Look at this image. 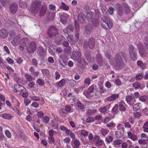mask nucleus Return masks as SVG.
<instances>
[{
    "label": "nucleus",
    "mask_w": 148,
    "mask_h": 148,
    "mask_svg": "<svg viewBox=\"0 0 148 148\" xmlns=\"http://www.w3.org/2000/svg\"><path fill=\"white\" fill-rule=\"evenodd\" d=\"M93 30V28L92 25L90 24H88L85 27L84 34L87 37L89 36Z\"/></svg>",
    "instance_id": "obj_10"
},
{
    "label": "nucleus",
    "mask_w": 148,
    "mask_h": 148,
    "mask_svg": "<svg viewBox=\"0 0 148 148\" xmlns=\"http://www.w3.org/2000/svg\"><path fill=\"white\" fill-rule=\"evenodd\" d=\"M116 7L117 9L118 14L120 16H122L123 14V12L121 5L120 4L117 3L116 4Z\"/></svg>",
    "instance_id": "obj_19"
},
{
    "label": "nucleus",
    "mask_w": 148,
    "mask_h": 148,
    "mask_svg": "<svg viewBox=\"0 0 148 148\" xmlns=\"http://www.w3.org/2000/svg\"><path fill=\"white\" fill-rule=\"evenodd\" d=\"M86 16L82 13L79 14L77 16L78 20L79 23H83L84 22L86 19Z\"/></svg>",
    "instance_id": "obj_17"
},
{
    "label": "nucleus",
    "mask_w": 148,
    "mask_h": 148,
    "mask_svg": "<svg viewBox=\"0 0 148 148\" xmlns=\"http://www.w3.org/2000/svg\"><path fill=\"white\" fill-rule=\"evenodd\" d=\"M77 105L78 107L80 109H82L84 108V106L83 104L80 102L77 103Z\"/></svg>",
    "instance_id": "obj_64"
},
{
    "label": "nucleus",
    "mask_w": 148,
    "mask_h": 148,
    "mask_svg": "<svg viewBox=\"0 0 148 148\" xmlns=\"http://www.w3.org/2000/svg\"><path fill=\"white\" fill-rule=\"evenodd\" d=\"M81 134L82 135L86 136L88 135V132L86 130H83L81 131Z\"/></svg>",
    "instance_id": "obj_48"
},
{
    "label": "nucleus",
    "mask_w": 148,
    "mask_h": 148,
    "mask_svg": "<svg viewBox=\"0 0 148 148\" xmlns=\"http://www.w3.org/2000/svg\"><path fill=\"white\" fill-rule=\"evenodd\" d=\"M65 80L64 79H62L60 81L58 84V86L59 87H61L65 83Z\"/></svg>",
    "instance_id": "obj_47"
},
{
    "label": "nucleus",
    "mask_w": 148,
    "mask_h": 148,
    "mask_svg": "<svg viewBox=\"0 0 148 148\" xmlns=\"http://www.w3.org/2000/svg\"><path fill=\"white\" fill-rule=\"evenodd\" d=\"M73 143L75 147H79L80 145V142L79 140L77 139H75V140H74L73 142Z\"/></svg>",
    "instance_id": "obj_44"
},
{
    "label": "nucleus",
    "mask_w": 148,
    "mask_h": 148,
    "mask_svg": "<svg viewBox=\"0 0 148 148\" xmlns=\"http://www.w3.org/2000/svg\"><path fill=\"white\" fill-rule=\"evenodd\" d=\"M71 51V48L70 47L68 46L66 47L64 49V52L67 54L70 53Z\"/></svg>",
    "instance_id": "obj_30"
},
{
    "label": "nucleus",
    "mask_w": 148,
    "mask_h": 148,
    "mask_svg": "<svg viewBox=\"0 0 148 148\" xmlns=\"http://www.w3.org/2000/svg\"><path fill=\"white\" fill-rule=\"evenodd\" d=\"M80 56L81 54L80 53H79L77 51H74L72 52L71 57L74 59H77Z\"/></svg>",
    "instance_id": "obj_23"
},
{
    "label": "nucleus",
    "mask_w": 148,
    "mask_h": 148,
    "mask_svg": "<svg viewBox=\"0 0 148 148\" xmlns=\"http://www.w3.org/2000/svg\"><path fill=\"white\" fill-rule=\"evenodd\" d=\"M29 40L27 38L24 37L21 40V45L25 47L27 44H29Z\"/></svg>",
    "instance_id": "obj_22"
},
{
    "label": "nucleus",
    "mask_w": 148,
    "mask_h": 148,
    "mask_svg": "<svg viewBox=\"0 0 148 148\" xmlns=\"http://www.w3.org/2000/svg\"><path fill=\"white\" fill-rule=\"evenodd\" d=\"M92 14L91 12L87 13L86 15L88 21H91Z\"/></svg>",
    "instance_id": "obj_34"
},
{
    "label": "nucleus",
    "mask_w": 148,
    "mask_h": 148,
    "mask_svg": "<svg viewBox=\"0 0 148 148\" xmlns=\"http://www.w3.org/2000/svg\"><path fill=\"white\" fill-rule=\"evenodd\" d=\"M106 125L108 127H114L115 126V124L113 122H110L109 123H107Z\"/></svg>",
    "instance_id": "obj_57"
},
{
    "label": "nucleus",
    "mask_w": 148,
    "mask_h": 148,
    "mask_svg": "<svg viewBox=\"0 0 148 148\" xmlns=\"http://www.w3.org/2000/svg\"><path fill=\"white\" fill-rule=\"evenodd\" d=\"M119 94H113L111 96L105 99V101H115L117 99L119 98Z\"/></svg>",
    "instance_id": "obj_14"
},
{
    "label": "nucleus",
    "mask_w": 148,
    "mask_h": 148,
    "mask_svg": "<svg viewBox=\"0 0 148 148\" xmlns=\"http://www.w3.org/2000/svg\"><path fill=\"white\" fill-rule=\"evenodd\" d=\"M39 12V15L40 16H43L45 14L47 10V6L44 5H42Z\"/></svg>",
    "instance_id": "obj_20"
},
{
    "label": "nucleus",
    "mask_w": 148,
    "mask_h": 148,
    "mask_svg": "<svg viewBox=\"0 0 148 148\" xmlns=\"http://www.w3.org/2000/svg\"><path fill=\"white\" fill-rule=\"evenodd\" d=\"M128 136L129 138L131 139L133 141L137 140V136L131 132H128Z\"/></svg>",
    "instance_id": "obj_25"
},
{
    "label": "nucleus",
    "mask_w": 148,
    "mask_h": 148,
    "mask_svg": "<svg viewBox=\"0 0 148 148\" xmlns=\"http://www.w3.org/2000/svg\"><path fill=\"white\" fill-rule=\"evenodd\" d=\"M47 35L51 38L55 37L58 34V30L54 26H51L47 32Z\"/></svg>",
    "instance_id": "obj_6"
},
{
    "label": "nucleus",
    "mask_w": 148,
    "mask_h": 148,
    "mask_svg": "<svg viewBox=\"0 0 148 148\" xmlns=\"http://www.w3.org/2000/svg\"><path fill=\"white\" fill-rule=\"evenodd\" d=\"M134 117L135 118H138L141 116L140 113L138 112L134 113Z\"/></svg>",
    "instance_id": "obj_59"
},
{
    "label": "nucleus",
    "mask_w": 148,
    "mask_h": 148,
    "mask_svg": "<svg viewBox=\"0 0 148 148\" xmlns=\"http://www.w3.org/2000/svg\"><path fill=\"white\" fill-rule=\"evenodd\" d=\"M5 134L8 137L10 138L11 137V133L9 130H6L5 131Z\"/></svg>",
    "instance_id": "obj_62"
},
{
    "label": "nucleus",
    "mask_w": 148,
    "mask_h": 148,
    "mask_svg": "<svg viewBox=\"0 0 148 148\" xmlns=\"http://www.w3.org/2000/svg\"><path fill=\"white\" fill-rule=\"evenodd\" d=\"M104 53L106 57L108 59L110 60V59L112 57V56L110 54V51L109 49H106L104 51Z\"/></svg>",
    "instance_id": "obj_26"
},
{
    "label": "nucleus",
    "mask_w": 148,
    "mask_h": 148,
    "mask_svg": "<svg viewBox=\"0 0 148 148\" xmlns=\"http://www.w3.org/2000/svg\"><path fill=\"white\" fill-rule=\"evenodd\" d=\"M117 129L118 130H124V128L123 125L121 124H119L117 126Z\"/></svg>",
    "instance_id": "obj_46"
},
{
    "label": "nucleus",
    "mask_w": 148,
    "mask_h": 148,
    "mask_svg": "<svg viewBox=\"0 0 148 148\" xmlns=\"http://www.w3.org/2000/svg\"><path fill=\"white\" fill-rule=\"evenodd\" d=\"M60 8L66 11L68 10L69 9V6L63 2H61V5L60 6Z\"/></svg>",
    "instance_id": "obj_28"
},
{
    "label": "nucleus",
    "mask_w": 148,
    "mask_h": 148,
    "mask_svg": "<svg viewBox=\"0 0 148 148\" xmlns=\"http://www.w3.org/2000/svg\"><path fill=\"white\" fill-rule=\"evenodd\" d=\"M133 87L135 89L140 88V83L138 82H136L133 84Z\"/></svg>",
    "instance_id": "obj_40"
},
{
    "label": "nucleus",
    "mask_w": 148,
    "mask_h": 148,
    "mask_svg": "<svg viewBox=\"0 0 148 148\" xmlns=\"http://www.w3.org/2000/svg\"><path fill=\"white\" fill-rule=\"evenodd\" d=\"M67 39L68 41L70 42H73L74 40L73 37L71 35H68L67 37Z\"/></svg>",
    "instance_id": "obj_50"
},
{
    "label": "nucleus",
    "mask_w": 148,
    "mask_h": 148,
    "mask_svg": "<svg viewBox=\"0 0 148 148\" xmlns=\"http://www.w3.org/2000/svg\"><path fill=\"white\" fill-rule=\"evenodd\" d=\"M59 62L62 66H64L66 64V59L65 56L62 55L60 56Z\"/></svg>",
    "instance_id": "obj_15"
},
{
    "label": "nucleus",
    "mask_w": 148,
    "mask_h": 148,
    "mask_svg": "<svg viewBox=\"0 0 148 148\" xmlns=\"http://www.w3.org/2000/svg\"><path fill=\"white\" fill-rule=\"evenodd\" d=\"M138 142L140 144L144 145L146 144V141L145 140L140 139L138 141Z\"/></svg>",
    "instance_id": "obj_63"
},
{
    "label": "nucleus",
    "mask_w": 148,
    "mask_h": 148,
    "mask_svg": "<svg viewBox=\"0 0 148 148\" xmlns=\"http://www.w3.org/2000/svg\"><path fill=\"white\" fill-rule=\"evenodd\" d=\"M132 100V97L130 95L127 96L125 98V100L128 103H130Z\"/></svg>",
    "instance_id": "obj_49"
},
{
    "label": "nucleus",
    "mask_w": 148,
    "mask_h": 148,
    "mask_svg": "<svg viewBox=\"0 0 148 148\" xmlns=\"http://www.w3.org/2000/svg\"><path fill=\"white\" fill-rule=\"evenodd\" d=\"M119 110L121 111H125L126 110V108L123 104L120 103L118 105Z\"/></svg>",
    "instance_id": "obj_35"
},
{
    "label": "nucleus",
    "mask_w": 148,
    "mask_h": 148,
    "mask_svg": "<svg viewBox=\"0 0 148 148\" xmlns=\"http://www.w3.org/2000/svg\"><path fill=\"white\" fill-rule=\"evenodd\" d=\"M124 133V130H118L116 136L118 138L122 137Z\"/></svg>",
    "instance_id": "obj_32"
},
{
    "label": "nucleus",
    "mask_w": 148,
    "mask_h": 148,
    "mask_svg": "<svg viewBox=\"0 0 148 148\" xmlns=\"http://www.w3.org/2000/svg\"><path fill=\"white\" fill-rule=\"evenodd\" d=\"M54 15L53 13H50L47 18L49 21H53L54 20Z\"/></svg>",
    "instance_id": "obj_45"
},
{
    "label": "nucleus",
    "mask_w": 148,
    "mask_h": 148,
    "mask_svg": "<svg viewBox=\"0 0 148 148\" xmlns=\"http://www.w3.org/2000/svg\"><path fill=\"white\" fill-rule=\"evenodd\" d=\"M7 30L5 29H2L0 32V37L4 38H5L7 35Z\"/></svg>",
    "instance_id": "obj_24"
},
{
    "label": "nucleus",
    "mask_w": 148,
    "mask_h": 148,
    "mask_svg": "<svg viewBox=\"0 0 148 148\" xmlns=\"http://www.w3.org/2000/svg\"><path fill=\"white\" fill-rule=\"evenodd\" d=\"M139 108V104L138 103L135 104L133 107V110L135 111H136Z\"/></svg>",
    "instance_id": "obj_53"
},
{
    "label": "nucleus",
    "mask_w": 148,
    "mask_h": 148,
    "mask_svg": "<svg viewBox=\"0 0 148 148\" xmlns=\"http://www.w3.org/2000/svg\"><path fill=\"white\" fill-rule=\"evenodd\" d=\"M127 58V54L124 53L120 52L116 54L113 60L114 66L119 69H122L125 66L123 59L126 60Z\"/></svg>",
    "instance_id": "obj_1"
},
{
    "label": "nucleus",
    "mask_w": 148,
    "mask_h": 148,
    "mask_svg": "<svg viewBox=\"0 0 148 148\" xmlns=\"http://www.w3.org/2000/svg\"><path fill=\"white\" fill-rule=\"evenodd\" d=\"M65 40V38L63 36H60L55 38V42L56 44L60 45Z\"/></svg>",
    "instance_id": "obj_16"
},
{
    "label": "nucleus",
    "mask_w": 148,
    "mask_h": 148,
    "mask_svg": "<svg viewBox=\"0 0 148 148\" xmlns=\"http://www.w3.org/2000/svg\"><path fill=\"white\" fill-rule=\"evenodd\" d=\"M67 112L65 109H62L60 111V114L63 117H66L67 115Z\"/></svg>",
    "instance_id": "obj_29"
},
{
    "label": "nucleus",
    "mask_w": 148,
    "mask_h": 148,
    "mask_svg": "<svg viewBox=\"0 0 148 148\" xmlns=\"http://www.w3.org/2000/svg\"><path fill=\"white\" fill-rule=\"evenodd\" d=\"M106 141L109 143L112 142L113 140V138L112 137L110 136H108L106 138Z\"/></svg>",
    "instance_id": "obj_51"
},
{
    "label": "nucleus",
    "mask_w": 148,
    "mask_h": 148,
    "mask_svg": "<svg viewBox=\"0 0 148 148\" xmlns=\"http://www.w3.org/2000/svg\"><path fill=\"white\" fill-rule=\"evenodd\" d=\"M2 117L5 119H9L12 118L11 115L8 114H4L2 115Z\"/></svg>",
    "instance_id": "obj_37"
},
{
    "label": "nucleus",
    "mask_w": 148,
    "mask_h": 148,
    "mask_svg": "<svg viewBox=\"0 0 148 148\" xmlns=\"http://www.w3.org/2000/svg\"><path fill=\"white\" fill-rule=\"evenodd\" d=\"M37 52L39 56H43L46 53V51L42 47H40L37 48Z\"/></svg>",
    "instance_id": "obj_18"
},
{
    "label": "nucleus",
    "mask_w": 148,
    "mask_h": 148,
    "mask_svg": "<svg viewBox=\"0 0 148 148\" xmlns=\"http://www.w3.org/2000/svg\"><path fill=\"white\" fill-rule=\"evenodd\" d=\"M14 88L12 90L13 92L17 93L18 92L21 93L23 92L26 90V89L21 85L16 84L14 86Z\"/></svg>",
    "instance_id": "obj_8"
},
{
    "label": "nucleus",
    "mask_w": 148,
    "mask_h": 148,
    "mask_svg": "<svg viewBox=\"0 0 148 148\" xmlns=\"http://www.w3.org/2000/svg\"><path fill=\"white\" fill-rule=\"evenodd\" d=\"M95 40L93 38H90L88 39V42H84V48L85 49H86L88 46L90 49H93L95 45Z\"/></svg>",
    "instance_id": "obj_5"
},
{
    "label": "nucleus",
    "mask_w": 148,
    "mask_h": 148,
    "mask_svg": "<svg viewBox=\"0 0 148 148\" xmlns=\"http://www.w3.org/2000/svg\"><path fill=\"white\" fill-rule=\"evenodd\" d=\"M36 48V44L34 42H31L27 47V50L30 53H33Z\"/></svg>",
    "instance_id": "obj_9"
},
{
    "label": "nucleus",
    "mask_w": 148,
    "mask_h": 148,
    "mask_svg": "<svg viewBox=\"0 0 148 148\" xmlns=\"http://www.w3.org/2000/svg\"><path fill=\"white\" fill-rule=\"evenodd\" d=\"M137 46L138 47L139 53L142 58H145L147 56V53L145 51V48L140 43H138Z\"/></svg>",
    "instance_id": "obj_7"
},
{
    "label": "nucleus",
    "mask_w": 148,
    "mask_h": 148,
    "mask_svg": "<svg viewBox=\"0 0 148 148\" xmlns=\"http://www.w3.org/2000/svg\"><path fill=\"white\" fill-rule=\"evenodd\" d=\"M18 6L17 4L13 3L10 4L9 6V10L12 14L15 13L17 10Z\"/></svg>",
    "instance_id": "obj_13"
},
{
    "label": "nucleus",
    "mask_w": 148,
    "mask_h": 148,
    "mask_svg": "<svg viewBox=\"0 0 148 148\" xmlns=\"http://www.w3.org/2000/svg\"><path fill=\"white\" fill-rule=\"evenodd\" d=\"M27 79L29 82H31L33 80L32 76L28 73H26L25 75Z\"/></svg>",
    "instance_id": "obj_33"
},
{
    "label": "nucleus",
    "mask_w": 148,
    "mask_h": 148,
    "mask_svg": "<svg viewBox=\"0 0 148 148\" xmlns=\"http://www.w3.org/2000/svg\"><path fill=\"white\" fill-rule=\"evenodd\" d=\"M145 45L147 49V51L148 52V36L145 37Z\"/></svg>",
    "instance_id": "obj_58"
},
{
    "label": "nucleus",
    "mask_w": 148,
    "mask_h": 148,
    "mask_svg": "<svg viewBox=\"0 0 148 148\" xmlns=\"http://www.w3.org/2000/svg\"><path fill=\"white\" fill-rule=\"evenodd\" d=\"M6 4L5 0H0V9L2 10L3 7H4Z\"/></svg>",
    "instance_id": "obj_41"
},
{
    "label": "nucleus",
    "mask_w": 148,
    "mask_h": 148,
    "mask_svg": "<svg viewBox=\"0 0 148 148\" xmlns=\"http://www.w3.org/2000/svg\"><path fill=\"white\" fill-rule=\"evenodd\" d=\"M101 24L102 26L104 28L109 29L112 27L113 23L112 21L108 17L103 16L101 20Z\"/></svg>",
    "instance_id": "obj_2"
},
{
    "label": "nucleus",
    "mask_w": 148,
    "mask_h": 148,
    "mask_svg": "<svg viewBox=\"0 0 148 148\" xmlns=\"http://www.w3.org/2000/svg\"><path fill=\"white\" fill-rule=\"evenodd\" d=\"M109 132V130L104 129H102L101 130V132L102 135L103 136H106L108 134Z\"/></svg>",
    "instance_id": "obj_39"
},
{
    "label": "nucleus",
    "mask_w": 148,
    "mask_h": 148,
    "mask_svg": "<svg viewBox=\"0 0 148 148\" xmlns=\"http://www.w3.org/2000/svg\"><path fill=\"white\" fill-rule=\"evenodd\" d=\"M41 1L39 0L34 1L31 6L32 11L35 14H37L41 7Z\"/></svg>",
    "instance_id": "obj_3"
},
{
    "label": "nucleus",
    "mask_w": 148,
    "mask_h": 148,
    "mask_svg": "<svg viewBox=\"0 0 148 148\" xmlns=\"http://www.w3.org/2000/svg\"><path fill=\"white\" fill-rule=\"evenodd\" d=\"M147 99L146 97L144 96H141L139 97V100L142 101H145Z\"/></svg>",
    "instance_id": "obj_55"
},
{
    "label": "nucleus",
    "mask_w": 148,
    "mask_h": 148,
    "mask_svg": "<svg viewBox=\"0 0 148 148\" xmlns=\"http://www.w3.org/2000/svg\"><path fill=\"white\" fill-rule=\"evenodd\" d=\"M137 65L140 67L141 68L144 69L145 67V64L143 63L141 61L138 60L137 61Z\"/></svg>",
    "instance_id": "obj_31"
},
{
    "label": "nucleus",
    "mask_w": 148,
    "mask_h": 148,
    "mask_svg": "<svg viewBox=\"0 0 148 148\" xmlns=\"http://www.w3.org/2000/svg\"><path fill=\"white\" fill-rule=\"evenodd\" d=\"M94 88V86L91 85L89 87L88 90L87 91H86V92L91 93L93 92Z\"/></svg>",
    "instance_id": "obj_52"
},
{
    "label": "nucleus",
    "mask_w": 148,
    "mask_h": 148,
    "mask_svg": "<svg viewBox=\"0 0 148 148\" xmlns=\"http://www.w3.org/2000/svg\"><path fill=\"white\" fill-rule=\"evenodd\" d=\"M119 106L118 104H116L113 108L112 111L113 112L117 113L118 112Z\"/></svg>",
    "instance_id": "obj_42"
},
{
    "label": "nucleus",
    "mask_w": 148,
    "mask_h": 148,
    "mask_svg": "<svg viewBox=\"0 0 148 148\" xmlns=\"http://www.w3.org/2000/svg\"><path fill=\"white\" fill-rule=\"evenodd\" d=\"M143 74L139 73L136 76V79L137 80H140L143 78Z\"/></svg>",
    "instance_id": "obj_54"
},
{
    "label": "nucleus",
    "mask_w": 148,
    "mask_h": 148,
    "mask_svg": "<svg viewBox=\"0 0 148 148\" xmlns=\"http://www.w3.org/2000/svg\"><path fill=\"white\" fill-rule=\"evenodd\" d=\"M74 29L73 26L72 25H70L63 30V32L66 33H68L72 32L73 30Z\"/></svg>",
    "instance_id": "obj_21"
},
{
    "label": "nucleus",
    "mask_w": 148,
    "mask_h": 148,
    "mask_svg": "<svg viewBox=\"0 0 148 148\" xmlns=\"http://www.w3.org/2000/svg\"><path fill=\"white\" fill-rule=\"evenodd\" d=\"M21 35L19 34L16 36L13 40L11 41V43L13 46H17L21 42Z\"/></svg>",
    "instance_id": "obj_12"
},
{
    "label": "nucleus",
    "mask_w": 148,
    "mask_h": 148,
    "mask_svg": "<svg viewBox=\"0 0 148 148\" xmlns=\"http://www.w3.org/2000/svg\"><path fill=\"white\" fill-rule=\"evenodd\" d=\"M42 72L43 75H47L49 72V71L48 69H43L42 70Z\"/></svg>",
    "instance_id": "obj_60"
},
{
    "label": "nucleus",
    "mask_w": 148,
    "mask_h": 148,
    "mask_svg": "<svg viewBox=\"0 0 148 148\" xmlns=\"http://www.w3.org/2000/svg\"><path fill=\"white\" fill-rule=\"evenodd\" d=\"M83 93L84 95L86 96L87 98L89 99H91L93 96L90 94V93H91L86 92V91H84Z\"/></svg>",
    "instance_id": "obj_38"
},
{
    "label": "nucleus",
    "mask_w": 148,
    "mask_h": 148,
    "mask_svg": "<svg viewBox=\"0 0 148 148\" xmlns=\"http://www.w3.org/2000/svg\"><path fill=\"white\" fill-rule=\"evenodd\" d=\"M94 119L92 117H88L86 120V121L88 123H91L94 121Z\"/></svg>",
    "instance_id": "obj_56"
},
{
    "label": "nucleus",
    "mask_w": 148,
    "mask_h": 148,
    "mask_svg": "<svg viewBox=\"0 0 148 148\" xmlns=\"http://www.w3.org/2000/svg\"><path fill=\"white\" fill-rule=\"evenodd\" d=\"M123 6L125 13L127 14L129 13L131 10L127 4L126 3H124L123 4Z\"/></svg>",
    "instance_id": "obj_27"
},
{
    "label": "nucleus",
    "mask_w": 148,
    "mask_h": 148,
    "mask_svg": "<svg viewBox=\"0 0 148 148\" xmlns=\"http://www.w3.org/2000/svg\"><path fill=\"white\" fill-rule=\"evenodd\" d=\"M107 109L106 107L104 106L100 108L99 110L101 112L104 113L106 111Z\"/></svg>",
    "instance_id": "obj_61"
},
{
    "label": "nucleus",
    "mask_w": 148,
    "mask_h": 148,
    "mask_svg": "<svg viewBox=\"0 0 148 148\" xmlns=\"http://www.w3.org/2000/svg\"><path fill=\"white\" fill-rule=\"evenodd\" d=\"M97 111L96 109L88 110L86 112L87 114L88 115H92L95 113Z\"/></svg>",
    "instance_id": "obj_36"
},
{
    "label": "nucleus",
    "mask_w": 148,
    "mask_h": 148,
    "mask_svg": "<svg viewBox=\"0 0 148 148\" xmlns=\"http://www.w3.org/2000/svg\"><path fill=\"white\" fill-rule=\"evenodd\" d=\"M130 55L131 59L133 61H135L137 59V49L134 48L132 45H130L129 48Z\"/></svg>",
    "instance_id": "obj_4"
},
{
    "label": "nucleus",
    "mask_w": 148,
    "mask_h": 148,
    "mask_svg": "<svg viewBox=\"0 0 148 148\" xmlns=\"http://www.w3.org/2000/svg\"><path fill=\"white\" fill-rule=\"evenodd\" d=\"M85 56L86 57V59L88 61H90V52L87 51H86L85 54Z\"/></svg>",
    "instance_id": "obj_43"
},
{
    "label": "nucleus",
    "mask_w": 148,
    "mask_h": 148,
    "mask_svg": "<svg viewBox=\"0 0 148 148\" xmlns=\"http://www.w3.org/2000/svg\"><path fill=\"white\" fill-rule=\"evenodd\" d=\"M94 139L95 141V145L97 147L101 146L104 143V142L101 139H100L99 136L95 135L94 136Z\"/></svg>",
    "instance_id": "obj_11"
}]
</instances>
